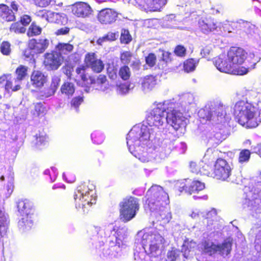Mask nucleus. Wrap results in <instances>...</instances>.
Instances as JSON below:
<instances>
[{"label":"nucleus","instance_id":"obj_1","mask_svg":"<svg viewBox=\"0 0 261 261\" xmlns=\"http://www.w3.org/2000/svg\"><path fill=\"white\" fill-rule=\"evenodd\" d=\"M154 128L142 125L134 126L126 137V143L129 152L141 162L151 161L160 152L161 158H165L173 148L168 139L161 141L156 137Z\"/></svg>","mask_w":261,"mask_h":261},{"label":"nucleus","instance_id":"obj_2","mask_svg":"<svg viewBox=\"0 0 261 261\" xmlns=\"http://www.w3.org/2000/svg\"><path fill=\"white\" fill-rule=\"evenodd\" d=\"M166 242L163 231L155 228L144 229L136 236L134 258L137 261H160Z\"/></svg>","mask_w":261,"mask_h":261},{"label":"nucleus","instance_id":"obj_3","mask_svg":"<svg viewBox=\"0 0 261 261\" xmlns=\"http://www.w3.org/2000/svg\"><path fill=\"white\" fill-rule=\"evenodd\" d=\"M175 104L172 102L164 101L155 105L146 118L150 127L162 129L166 123L170 124L175 129L185 127L186 119L182 114L177 112Z\"/></svg>","mask_w":261,"mask_h":261},{"label":"nucleus","instance_id":"obj_4","mask_svg":"<svg viewBox=\"0 0 261 261\" xmlns=\"http://www.w3.org/2000/svg\"><path fill=\"white\" fill-rule=\"evenodd\" d=\"M145 209L159 214L160 218L166 222L171 219V214L168 212L167 205L169 203L168 194L160 186H152L146 194Z\"/></svg>","mask_w":261,"mask_h":261},{"label":"nucleus","instance_id":"obj_5","mask_svg":"<svg viewBox=\"0 0 261 261\" xmlns=\"http://www.w3.org/2000/svg\"><path fill=\"white\" fill-rule=\"evenodd\" d=\"M228 110V107L221 102H213L200 110L198 115L200 118L212 121V123H225L230 119L229 114H227Z\"/></svg>","mask_w":261,"mask_h":261},{"label":"nucleus","instance_id":"obj_6","mask_svg":"<svg viewBox=\"0 0 261 261\" xmlns=\"http://www.w3.org/2000/svg\"><path fill=\"white\" fill-rule=\"evenodd\" d=\"M90 231L96 233L98 237L106 238H111L116 242L123 243L124 240L127 236V228L125 227H118L113 223H110L103 226L101 228L97 226H92Z\"/></svg>","mask_w":261,"mask_h":261},{"label":"nucleus","instance_id":"obj_7","mask_svg":"<svg viewBox=\"0 0 261 261\" xmlns=\"http://www.w3.org/2000/svg\"><path fill=\"white\" fill-rule=\"evenodd\" d=\"M245 188V197L243 201L244 208H247L253 217L261 218V192L255 188Z\"/></svg>","mask_w":261,"mask_h":261},{"label":"nucleus","instance_id":"obj_8","mask_svg":"<svg viewBox=\"0 0 261 261\" xmlns=\"http://www.w3.org/2000/svg\"><path fill=\"white\" fill-rule=\"evenodd\" d=\"M228 57L230 60L234 74L244 75L248 72L249 68H246L241 65L246 59L247 53L242 48L232 47L228 51Z\"/></svg>","mask_w":261,"mask_h":261},{"label":"nucleus","instance_id":"obj_9","mask_svg":"<svg viewBox=\"0 0 261 261\" xmlns=\"http://www.w3.org/2000/svg\"><path fill=\"white\" fill-rule=\"evenodd\" d=\"M120 219L123 222H127L136 215L139 209V200L134 197L124 198L120 203Z\"/></svg>","mask_w":261,"mask_h":261},{"label":"nucleus","instance_id":"obj_10","mask_svg":"<svg viewBox=\"0 0 261 261\" xmlns=\"http://www.w3.org/2000/svg\"><path fill=\"white\" fill-rule=\"evenodd\" d=\"M49 44V40L45 38L31 39L28 43V47L23 52L24 56L31 60L33 59L34 61V56L44 52Z\"/></svg>","mask_w":261,"mask_h":261},{"label":"nucleus","instance_id":"obj_11","mask_svg":"<svg viewBox=\"0 0 261 261\" xmlns=\"http://www.w3.org/2000/svg\"><path fill=\"white\" fill-rule=\"evenodd\" d=\"M202 246L204 253L210 255L218 252L222 256H226L231 250L232 240L229 238L227 239L220 245H216L213 242L205 241Z\"/></svg>","mask_w":261,"mask_h":261},{"label":"nucleus","instance_id":"obj_12","mask_svg":"<svg viewBox=\"0 0 261 261\" xmlns=\"http://www.w3.org/2000/svg\"><path fill=\"white\" fill-rule=\"evenodd\" d=\"M108 238V244L105 245L102 248L101 245H103V241L99 242L100 246L98 248L100 252H101L103 256L110 258L116 257L121 255L123 249L126 247V245L120 242H116L111 238Z\"/></svg>","mask_w":261,"mask_h":261},{"label":"nucleus","instance_id":"obj_13","mask_svg":"<svg viewBox=\"0 0 261 261\" xmlns=\"http://www.w3.org/2000/svg\"><path fill=\"white\" fill-rule=\"evenodd\" d=\"M231 168L228 163L224 159H218L214 165V173L213 178L223 181H231L234 182L230 177Z\"/></svg>","mask_w":261,"mask_h":261},{"label":"nucleus","instance_id":"obj_14","mask_svg":"<svg viewBox=\"0 0 261 261\" xmlns=\"http://www.w3.org/2000/svg\"><path fill=\"white\" fill-rule=\"evenodd\" d=\"M84 188H85L84 186H80L77 188V190L74 195V199L75 202L76 207H81L82 205L83 212H85L86 210H88L87 206H90L93 203H95V200H93V202L91 200H88L90 193L92 192V190L89 188L88 190L90 191H87L83 189Z\"/></svg>","mask_w":261,"mask_h":261},{"label":"nucleus","instance_id":"obj_15","mask_svg":"<svg viewBox=\"0 0 261 261\" xmlns=\"http://www.w3.org/2000/svg\"><path fill=\"white\" fill-rule=\"evenodd\" d=\"M195 97L193 94L188 93L182 94L179 98L178 102L174 103L177 112H179L183 115L184 113L189 111L190 106L194 104ZM184 116V115H182Z\"/></svg>","mask_w":261,"mask_h":261},{"label":"nucleus","instance_id":"obj_16","mask_svg":"<svg viewBox=\"0 0 261 261\" xmlns=\"http://www.w3.org/2000/svg\"><path fill=\"white\" fill-rule=\"evenodd\" d=\"M214 64L218 70L221 72L233 73L234 69H233L228 54H221L219 56L216 58L214 61Z\"/></svg>","mask_w":261,"mask_h":261},{"label":"nucleus","instance_id":"obj_17","mask_svg":"<svg viewBox=\"0 0 261 261\" xmlns=\"http://www.w3.org/2000/svg\"><path fill=\"white\" fill-rule=\"evenodd\" d=\"M118 15V13L114 9L106 8L99 12L97 18L101 24H111L116 21Z\"/></svg>","mask_w":261,"mask_h":261},{"label":"nucleus","instance_id":"obj_18","mask_svg":"<svg viewBox=\"0 0 261 261\" xmlns=\"http://www.w3.org/2000/svg\"><path fill=\"white\" fill-rule=\"evenodd\" d=\"M62 58L58 53H47L45 55L44 64L47 70H56L61 64Z\"/></svg>","mask_w":261,"mask_h":261},{"label":"nucleus","instance_id":"obj_19","mask_svg":"<svg viewBox=\"0 0 261 261\" xmlns=\"http://www.w3.org/2000/svg\"><path fill=\"white\" fill-rule=\"evenodd\" d=\"M73 14L77 17L85 18L89 17L92 14L91 7L84 2H77L72 6Z\"/></svg>","mask_w":261,"mask_h":261},{"label":"nucleus","instance_id":"obj_20","mask_svg":"<svg viewBox=\"0 0 261 261\" xmlns=\"http://www.w3.org/2000/svg\"><path fill=\"white\" fill-rule=\"evenodd\" d=\"M198 27L201 32L206 34L216 30L218 27L216 21L211 17L201 18L198 21Z\"/></svg>","mask_w":261,"mask_h":261},{"label":"nucleus","instance_id":"obj_21","mask_svg":"<svg viewBox=\"0 0 261 261\" xmlns=\"http://www.w3.org/2000/svg\"><path fill=\"white\" fill-rule=\"evenodd\" d=\"M85 60L87 66L90 67L95 72H100L103 69L104 65L102 61L97 59L94 53L87 54Z\"/></svg>","mask_w":261,"mask_h":261},{"label":"nucleus","instance_id":"obj_22","mask_svg":"<svg viewBox=\"0 0 261 261\" xmlns=\"http://www.w3.org/2000/svg\"><path fill=\"white\" fill-rule=\"evenodd\" d=\"M47 81L46 75L39 70H34L31 75V82L35 88H41Z\"/></svg>","mask_w":261,"mask_h":261},{"label":"nucleus","instance_id":"obj_23","mask_svg":"<svg viewBox=\"0 0 261 261\" xmlns=\"http://www.w3.org/2000/svg\"><path fill=\"white\" fill-rule=\"evenodd\" d=\"M42 16L46 17V20L49 22L60 24H66L68 20L66 15L64 13L48 11L45 14H43Z\"/></svg>","mask_w":261,"mask_h":261},{"label":"nucleus","instance_id":"obj_24","mask_svg":"<svg viewBox=\"0 0 261 261\" xmlns=\"http://www.w3.org/2000/svg\"><path fill=\"white\" fill-rule=\"evenodd\" d=\"M156 84V80L154 76L149 75L145 76L142 80V90L145 93L151 91Z\"/></svg>","mask_w":261,"mask_h":261},{"label":"nucleus","instance_id":"obj_25","mask_svg":"<svg viewBox=\"0 0 261 261\" xmlns=\"http://www.w3.org/2000/svg\"><path fill=\"white\" fill-rule=\"evenodd\" d=\"M75 85L73 83L65 82L61 85L60 91L62 95L68 98L71 97L75 92Z\"/></svg>","mask_w":261,"mask_h":261},{"label":"nucleus","instance_id":"obj_26","mask_svg":"<svg viewBox=\"0 0 261 261\" xmlns=\"http://www.w3.org/2000/svg\"><path fill=\"white\" fill-rule=\"evenodd\" d=\"M33 222L29 216H23L18 222V227L21 232H25L31 229Z\"/></svg>","mask_w":261,"mask_h":261},{"label":"nucleus","instance_id":"obj_27","mask_svg":"<svg viewBox=\"0 0 261 261\" xmlns=\"http://www.w3.org/2000/svg\"><path fill=\"white\" fill-rule=\"evenodd\" d=\"M31 204L28 200H19L17 202L18 211L22 216H29L31 212Z\"/></svg>","mask_w":261,"mask_h":261},{"label":"nucleus","instance_id":"obj_28","mask_svg":"<svg viewBox=\"0 0 261 261\" xmlns=\"http://www.w3.org/2000/svg\"><path fill=\"white\" fill-rule=\"evenodd\" d=\"M255 104L257 107H261V93H257L253 91H248L246 94V100Z\"/></svg>","mask_w":261,"mask_h":261},{"label":"nucleus","instance_id":"obj_29","mask_svg":"<svg viewBox=\"0 0 261 261\" xmlns=\"http://www.w3.org/2000/svg\"><path fill=\"white\" fill-rule=\"evenodd\" d=\"M167 0H145V2L150 11H158L164 6Z\"/></svg>","mask_w":261,"mask_h":261},{"label":"nucleus","instance_id":"obj_30","mask_svg":"<svg viewBox=\"0 0 261 261\" xmlns=\"http://www.w3.org/2000/svg\"><path fill=\"white\" fill-rule=\"evenodd\" d=\"M87 68L84 66H81L76 69V72L80 74L81 79L87 84H93L94 83V79L88 75L86 73Z\"/></svg>","mask_w":261,"mask_h":261},{"label":"nucleus","instance_id":"obj_31","mask_svg":"<svg viewBox=\"0 0 261 261\" xmlns=\"http://www.w3.org/2000/svg\"><path fill=\"white\" fill-rule=\"evenodd\" d=\"M119 36V34L118 32H109L102 37H100L97 40V43L99 45H102V43L105 42L112 41L116 40Z\"/></svg>","mask_w":261,"mask_h":261},{"label":"nucleus","instance_id":"obj_32","mask_svg":"<svg viewBox=\"0 0 261 261\" xmlns=\"http://www.w3.org/2000/svg\"><path fill=\"white\" fill-rule=\"evenodd\" d=\"M135 85L133 83H125L120 84L117 86L116 90L117 92L121 95H124L129 92V91L133 89Z\"/></svg>","mask_w":261,"mask_h":261},{"label":"nucleus","instance_id":"obj_33","mask_svg":"<svg viewBox=\"0 0 261 261\" xmlns=\"http://www.w3.org/2000/svg\"><path fill=\"white\" fill-rule=\"evenodd\" d=\"M205 188V185L198 180H194L192 182L188 188V193L192 194L195 192H199Z\"/></svg>","mask_w":261,"mask_h":261},{"label":"nucleus","instance_id":"obj_34","mask_svg":"<svg viewBox=\"0 0 261 261\" xmlns=\"http://www.w3.org/2000/svg\"><path fill=\"white\" fill-rule=\"evenodd\" d=\"M34 144L37 149H41V147L44 146L46 142V137L44 133H39L35 135Z\"/></svg>","mask_w":261,"mask_h":261},{"label":"nucleus","instance_id":"obj_35","mask_svg":"<svg viewBox=\"0 0 261 261\" xmlns=\"http://www.w3.org/2000/svg\"><path fill=\"white\" fill-rule=\"evenodd\" d=\"M3 12L2 16L7 21H11L14 20L15 16L14 13L9 7L6 5H3L1 7Z\"/></svg>","mask_w":261,"mask_h":261},{"label":"nucleus","instance_id":"obj_36","mask_svg":"<svg viewBox=\"0 0 261 261\" xmlns=\"http://www.w3.org/2000/svg\"><path fill=\"white\" fill-rule=\"evenodd\" d=\"M28 71V67L20 65L16 70V73L17 75L16 79H15V82L21 81L27 75Z\"/></svg>","mask_w":261,"mask_h":261},{"label":"nucleus","instance_id":"obj_37","mask_svg":"<svg viewBox=\"0 0 261 261\" xmlns=\"http://www.w3.org/2000/svg\"><path fill=\"white\" fill-rule=\"evenodd\" d=\"M57 48L60 55H66L71 52L73 47L69 43H60L57 45Z\"/></svg>","mask_w":261,"mask_h":261},{"label":"nucleus","instance_id":"obj_38","mask_svg":"<svg viewBox=\"0 0 261 261\" xmlns=\"http://www.w3.org/2000/svg\"><path fill=\"white\" fill-rule=\"evenodd\" d=\"M8 223L9 221L7 214L0 210V230L6 232Z\"/></svg>","mask_w":261,"mask_h":261},{"label":"nucleus","instance_id":"obj_39","mask_svg":"<svg viewBox=\"0 0 261 261\" xmlns=\"http://www.w3.org/2000/svg\"><path fill=\"white\" fill-rule=\"evenodd\" d=\"M10 75H4L0 77V84H2L3 82H5L4 84L5 89V91L8 93L10 90H12V89L13 88L12 82L10 80Z\"/></svg>","mask_w":261,"mask_h":261},{"label":"nucleus","instance_id":"obj_40","mask_svg":"<svg viewBox=\"0 0 261 261\" xmlns=\"http://www.w3.org/2000/svg\"><path fill=\"white\" fill-rule=\"evenodd\" d=\"M54 91L49 86L45 87L42 90L40 91L39 93V96L40 99H44L49 98L54 95L55 94Z\"/></svg>","mask_w":261,"mask_h":261},{"label":"nucleus","instance_id":"obj_41","mask_svg":"<svg viewBox=\"0 0 261 261\" xmlns=\"http://www.w3.org/2000/svg\"><path fill=\"white\" fill-rule=\"evenodd\" d=\"M119 75L123 80L126 81L128 80L131 75L129 68L126 65L122 66L119 69Z\"/></svg>","mask_w":261,"mask_h":261},{"label":"nucleus","instance_id":"obj_42","mask_svg":"<svg viewBox=\"0 0 261 261\" xmlns=\"http://www.w3.org/2000/svg\"><path fill=\"white\" fill-rule=\"evenodd\" d=\"M41 30L42 29L40 27L37 25L34 22H33L29 28L27 35L29 37L38 35L41 34Z\"/></svg>","mask_w":261,"mask_h":261},{"label":"nucleus","instance_id":"obj_43","mask_svg":"<svg viewBox=\"0 0 261 261\" xmlns=\"http://www.w3.org/2000/svg\"><path fill=\"white\" fill-rule=\"evenodd\" d=\"M91 139L95 144H101L105 139L104 135L99 131H95L91 134Z\"/></svg>","mask_w":261,"mask_h":261},{"label":"nucleus","instance_id":"obj_44","mask_svg":"<svg viewBox=\"0 0 261 261\" xmlns=\"http://www.w3.org/2000/svg\"><path fill=\"white\" fill-rule=\"evenodd\" d=\"M197 61L193 59L187 60L184 63V69L187 72H189L194 70Z\"/></svg>","mask_w":261,"mask_h":261},{"label":"nucleus","instance_id":"obj_45","mask_svg":"<svg viewBox=\"0 0 261 261\" xmlns=\"http://www.w3.org/2000/svg\"><path fill=\"white\" fill-rule=\"evenodd\" d=\"M199 173L201 174L206 175L208 176L213 178L214 173V169H213L211 166L208 164H205L202 166V168L199 170Z\"/></svg>","mask_w":261,"mask_h":261},{"label":"nucleus","instance_id":"obj_46","mask_svg":"<svg viewBox=\"0 0 261 261\" xmlns=\"http://www.w3.org/2000/svg\"><path fill=\"white\" fill-rule=\"evenodd\" d=\"M10 31L18 33H24L25 32V28L20 22H16L11 24Z\"/></svg>","mask_w":261,"mask_h":261},{"label":"nucleus","instance_id":"obj_47","mask_svg":"<svg viewBox=\"0 0 261 261\" xmlns=\"http://www.w3.org/2000/svg\"><path fill=\"white\" fill-rule=\"evenodd\" d=\"M224 139V136L221 132H214L210 137V141L216 144H219Z\"/></svg>","mask_w":261,"mask_h":261},{"label":"nucleus","instance_id":"obj_48","mask_svg":"<svg viewBox=\"0 0 261 261\" xmlns=\"http://www.w3.org/2000/svg\"><path fill=\"white\" fill-rule=\"evenodd\" d=\"M132 40V37L127 30L123 29L121 31L120 41L121 43L128 44Z\"/></svg>","mask_w":261,"mask_h":261},{"label":"nucleus","instance_id":"obj_49","mask_svg":"<svg viewBox=\"0 0 261 261\" xmlns=\"http://www.w3.org/2000/svg\"><path fill=\"white\" fill-rule=\"evenodd\" d=\"M83 101V98L80 96L74 97L70 102L71 108L74 109L76 112H78L79 107L81 105Z\"/></svg>","mask_w":261,"mask_h":261},{"label":"nucleus","instance_id":"obj_50","mask_svg":"<svg viewBox=\"0 0 261 261\" xmlns=\"http://www.w3.org/2000/svg\"><path fill=\"white\" fill-rule=\"evenodd\" d=\"M250 156V152L248 149H244L240 152L239 161L241 163L247 162L249 161Z\"/></svg>","mask_w":261,"mask_h":261},{"label":"nucleus","instance_id":"obj_51","mask_svg":"<svg viewBox=\"0 0 261 261\" xmlns=\"http://www.w3.org/2000/svg\"><path fill=\"white\" fill-rule=\"evenodd\" d=\"M60 77L58 75H55L51 77L49 87L56 92L60 85Z\"/></svg>","mask_w":261,"mask_h":261},{"label":"nucleus","instance_id":"obj_52","mask_svg":"<svg viewBox=\"0 0 261 261\" xmlns=\"http://www.w3.org/2000/svg\"><path fill=\"white\" fill-rule=\"evenodd\" d=\"M180 252L176 249H172L170 251H168L167 253V258L169 261H175L179 257Z\"/></svg>","mask_w":261,"mask_h":261},{"label":"nucleus","instance_id":"obj_53","mask_svg":"<svg viewBox=\"0 0 261 261\" xmlns=\"http://www.w3.org/2000/svg\"><path fill=\"white\" fill-rule=\"evenodd\" d=\"M188 179H184L181 181H178L175 184V188L178 190L179 192H181L183 191H185L186 192L188 193V188L187 186L186 182Z\"/></svg>","mask_w":261,"mask_h":261},{"label":"nucleus","instance_id":"obj_54","mask_svg":"<svg viewBox=\"0 0 261 261\" xmlns=\"http://www.w3.org/2000/svg\"><path fill=\"white\" fill-rule=\"evenodd\" d=\"M132 57V54L130 51H123L120 55L121 62L124 64H127L130 62Z\"/></svg>","mask_w":261,"mask_h":261},{"label":"nucleus","instance_id":"obj_55","mask_svg":"<svg viewBox=\"0 0 261 261\" xmlns=\"http://www.w3.org/2000/svg\"><path fill=\"white\" fill-rule=\"evenodd\" d=\"M45 112V108L41 103H37L35 105L34 109L32 111L34 115L39 116L43 115Z\"/></svg>","mask_w":261,"mask_h":261},{"label":"nucleus","instance_id":"obj_56","mask_svg":"<svg viewBox=\"0 0 261 261\" xmlns=\"http://www.w3.org/2000/svg\"><path fill=\"white\" fill-rule=\"evenodd\" d=\"M156 58L155 55L153 53H150L145 58L146 64L150 67H153L156 63Z\"/></svg>","mask_w":261,"mask_h":261},{"label":"nucleus","instance_id":"obj_57","mask_svg":"<svg viewBox=\"0 0 261 261\" xmlns=\"http://www.w3.org/2000/svg\"><path fill=\"white\" fill-rule=\"evenodd\" d=\"M1 50L4 55H8L10 52V44L8 42H3L1 45Z\"/></svg>","mask_w":261,"mask_h":261},{"label":"nucleus","instance_id":"obj_58","mask_svg":"<svg viewBox=\"0 0 261 261\" xmlns=\"http://www.w3.org/2000/svg\"><path fill=\"white\" fill-rule=\"evenodd\" d=\"M241 24L242 25V27L244 28V30L247 34H251L252 31L254 29V26L251 24L249 22L247 21H242Z\"/></svg>","mask_w":261,"mask_h":261},{"label":"nucleus","instance_id":"obj_59","mask_svg":"<svg viewBox=\"0 0 261 261\" xmlns=\"http://www.w3.org/2000/svg\"><path fill=\"white\" fill-rule=\"evenodd\" d=\"M186 51V48L181 45H177L174 49L175 54L177 56L181 57L185 56Z\"/></svg>","mask_w":261,"mask_h":261},{"label":"nucleus","instance_id":"obj_60","mask_svg":"<svg viewBox=\"0 0 261 261\" xmlns=\"http://www.w3.org/2000/svg\"><path fill=\"white\" fill-rule=\"evenodd\" d=\"M53 2V0H35V5L40 7H45Z\"/></svg>","mask_w":261,"mask_h":261},{"label":"nucleus","instance_id":"obj_61","mask_svg":"<svg viewBox=\"0 0 261 261\" xmlns=\"http://www.w3.org/2000/svg\"><path fill=\"white\" fill-rule=\"evenodd\" d=\"M107 72L111 79L114 80L116 78V70L114 68V67H109L107 69Z\"/></svg>","mask_w":261,"mask_h":261},{"label":"nucleus","instance_id":"obj_62","mask_svg":"<svg viewBox=\"0 0 261 261\" xmlns=\"http://www.w3.org/2000/svg\"><path fill=\"white\" fill-rule=\"evenodd\" d=\"M31 21V17L27 15H24L21 17L20 22L22 23L23 26L27 25Z\"/></svg>","mask_w":261,"mask_h":261},{"label":"nucleus","instance_id":"obj_63","mask_svg":"<svg viewBox=\"0 0 261 261\" xmlns=\"http://www.w3.org/2000/svg\"><path fill=\"white\" fill-rule=\"evenodd\" d=\"M106 82V77L103 75H99L97 78L95 80L94 79V83L96 84L97 85L103 84Z\"/></svg>","mask_w":261,"mask_h":261},{"label":"nucleus","instance_id":"obj_64","mask_svg":"<svg viewBox=\"0 0 261 261\" xmlns=\"http://www.w3.org/2000/svg\"><path fill=\"white\" fill-rule=\"evenodd\" d=\"M211 50L210 46H206L201 50L200 54L203 57H206L210 54Z\"/></svg>","mask_w":261,"mask_h":261}]
</instances>
